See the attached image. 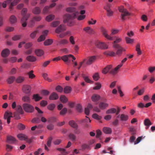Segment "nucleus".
Instances as JSON below:
<instances>
[{
    "instance_id": "nucleus-1",
    "label": "nucleus",
    "mask_w": 155,
    "mask_h": 155,
    "mask_svg": "<svg viewBox=\"0 0 155 155\" xmlns=\"http://www.w3.org/2000/svg\"><path fill=\"white\" fill-rule=\"evenodd\" d=\"M78 12L72 14H66L63 16L64 23H67L68 25L69 26H72L74 23V20Z\"/></svg>"
},
{
    "instance_id": "nucleus-2",
    "label": "nucleus",
    "mask_w": 155,
    "mask_h": 155,
    "mask_svg": "<svg viewBox=\"0 0 155 155\" xmlns=\"http://www.w3.org/2000/svg\"><path fill=\"white\" fill-rule=\"evenodd\" d=\"M101 32L104 36L109 40L113 41L114 40V37L111 35H115L118 33L119 31V30L116 29H112L111 30V33L110 35L108 34L107 30L104 28H102L101 29Z\"/></svg>"
},
{
    "instance_id": "nucleus-3",
    "label": "nucleus",
    "mask_w": 155,
    "mask_h": 155,
    "mask_svg": "<svg viewBox=\"0 0 155 155\" xmlns=\"http://www.w3.org/2000/svg\"><path fill=\"white\" fill-rule=\"evenodd\" d=\"M119 11L121 13V18L123 21L125 20V17L130 15V13L127 11V9L125 8L123 6H121L119 7Z\"/></svg>"
},
{
    "instance_id": "nucleus-4",
    "label": "nucleus",
    "mask_w": 155,
    "mask_h": 155,
    "mask_svg": "<svg viewBox=\"0 0 155 155\" xmlns=\"http://www.w3.org/2000/svg\"><path fill=\"white\" fill-rule=\"evenodd\" d=\"M127 60V58H124L121 61V63L120 64L117 65L114 69H112L110 72L109 73L112 74L114 75L117 73L118 69L121 68L123 65V63L125 62Z\"/></svg>"
},
{
    "instance_id": "nucleus-5",
    "label": "nucleus",
    "mask_w": 155,
    "mask_h": 155,
    "mask_svg": "<svg viewBox=\"0 0 155 155\" xmlns=\"http://www.w3.org/2000/svg\"><path fill=\"white\" fill-rule=\"evenodd\" d=\"M22 107L25 111L27 112L31 113L34 110V107L28 104H24L22 105Z\"/></svg>"
},
{
    "instance_id": "nucleus-6",
    "label": "nucleus",
    "mask_w": 155,
    "mask_h": 155,
    "mask_svg": "<svg viewBox=\"0 0 155 155\" xmlns=\"http://www.w3.org/2000/svg\"><path fill=\"white\" fill-rule=\"evenodd\" d=\"M114 48L117 49L115 53L116 55H117L118 56H121L123 51H125V50L123 48L121 47L120 45H115L114 46Z\"/></svg>"
},
{
    "instance_id": "nucleus-7",
    "label": "nucleus",
    "mask_w": 155,
    "mask_h": 155,
    "mask_svg": "<svg viewBox=\"0 0 155 155\" xmlns=\"http://www.w3.org/2000/svg\"><path fill=\"white\" fill-rule=\"evenodd\" d=\"M96 47L101 49H106L108 48V46L105 43L103 42L98 41L96 44Z\"/></svg>"
},
{
    "instance_id": "nucleus-8",
    "label": "nucleus",
    "mask_w": 155,
    "mask_h": 155,
    "mask_svg": "<svg viewBox=\"0 0 155 155\" xmlns=\"http://www.w3.org/2000/svg\"><path fill=\"white\" fill-rule=\"evenodd\" d=\"M30 15L29 14H27V15L22 16V17L21 20V22L22 23V26L23 27H25L27 25L26 21L30 16Z\"/></svg>"
},
{
    "instance_id": "nucleus-9",
    "label": "nucleus",
    "mask_w": 155,
    "mask_h": 155,
    "mask_svg": "<svg viewBox=\"0 0 155 155\" xmlns=\"http://www.w3.org/2000/svg\"><path fill=\"white\" fill-rule=\"evenodd\" d=\"M22 91L24 93L28 94L31 91V87L28 85H24L23 86Z\"/></svg>"
},
{
    "instance_id": "nucleus-10",
    "label": "nucleus",
    "mask_w": 155,
    "mask_h": 155,
    "mask_svg": "<svg viewBox=\"0 0 155 155\" xmlns=\"http://www.w3.org/2000/svg\"><path fill=\"white\" fill-rule=\"evenodd\" d=\"M12 114L10 112L6 111L4 114V118L7 120L8 124H9L10 122V118L12 117Z\"/></svg>"
},
{
    "instance_id": "nucleus-11",
    "label": "nucleus",
    "mask_w": 155,
    "mask_h": 155,
    "mask_svg": "<svg viewBox=\"0 0 155 155\" xmlns=\"http://www.w3.org/2000/svg\"><path fill=\"white\" fill-rule=\"evenodd\" d=\"M96 59V57L94 56L90 57L86 61L85 63L86 65H90L95 61Z\"/></svg>"
},
{
    "instance_id": "nucleus-12",
    "label": "nucleus",
    "mask_w": 155,
    "mask_h": 155,
    "mask_svg": "<svg viewBox=\"0 0 155 155\" xmlns=\"http://www.w3.org/2000/svg\"><path fill=\"white\" fill-rule=\"evenodd\" d=\"M25 80V78L24 77L19 76L15 78V81L18 84H21L23 83Z\"/></svg>"
},
{
    "instance_id": "nucleus-13",
    "label": "nucleus",
    "mask_w": 155,
    "mask_h": 155,
    "mask_svg": "<svg viewBox=\"0 0 155 155\" xmlns=\"http://www.w3.org/2000/svg\"><path fill=\"white\" fill-rule=\"evenodd\" d=\"M65 30V28L64 25H61L56 29L55 31L57 33H59Z\"/></svg>"
},
{
    "instance_id": "nucleus-14",
    "label": "nucleus",
    "mask_w": 155,
    "mask_h": 155,
    "mask_svg": "<svg viewBox=\"0 0 155 155\" xmlns=\"http://www.w3.org/2000/svg\"><path fill=\"white\" fill-rule=\"evenodd\" d=\"M17 140L12 136H8L7 138V142L9 143H15Z\"/></svg>"
},
{
    "instance_id": "nucleus-15",
    "label": "nucleus",
    "mask_w": 155,
    "mask_h": 155,
    "mask_svg": "<svg viewBox=\"0 0 155 155\" xmlns=\"http://www.w3.org/2000/svg\"><path fill=\"white\" fill-rule=\"evenodd\" d=\"M21 0H14L10 4L9 7L10 11L11 12L13 8V7L17 5L20 2Z\"/></svg>"
},
{
    "instance_id": "nucleus-16",
    "label": "nucleus",
    "mask_w": 155,
    "mask_h": 155,
    "mask_svg": "<svg viewBox=\"0 0 155 155\" xmlns=\"http://www.w3.org/2000/svg\"><path fill=\"white\" fill-rule=\"evenodd\" d=\"M41 12V10L40 7H35L32 10V13L35 15H38Z\"/></svg>"
},
{
    "instance_id": "nucleus-17",
    "label": "nucleus",
    "mask_w": 155,
    "mask_h": 155,
    "mask_svg": "<svg viewBox=\"0 0 155 155\" xmlns=\"http://www.w3.org/2000/svg\"><path fill=\"white\" fill-rule=\"evenodd\" d=\"M58 98V95L55 92L52 93L50 95L49 99L50 100H54L57 99Z\"/></svg>"
},
{
    "instance_id": "nucleus-18",
    "label": "nucleus",
    "mask_w": 155,
    "mask_h": 155,
    "mask_svg": "<svg viewBox=\"0 0 155 155\" xmlns=\"http://www.w3.org/2000/svg\"><path fill=\"white\" fill-rule=\"evenodd\" d=\"M10 53V51L8 49H5L3 50L1 54L3 57H7Z\"/></svg>"
},
{
    "instance_id": "nucleus-19",
    "label": "nucleus",
    "mask_w": 155,
    "mask_h": 155,
    "mask_svg": "<svg viewBox=\"0 0 155 155\" xmlns=\"http://www.w3.org/2000/svg\"><path fill=\"white\" fill-rule=\"evenodd\" d=\"M116 38L115 40L112 42L113 47H114V46L115 45H119L117 43L120 42L122 40V38H120L114 36V38Z\"/></svg>"
},
{
    "instance_id": "nucleus-20",
    "label": "nucleus",
    "mask_w": 155,
    "mask_h": 155,
    "mask_svg": "<svg viewBox=\"0 0 155 155\" xmlns=\"http://www.w3.org/2000/svg\"><path fill=\"white\" fill-rule=\"evenodd\" d=\"M9 21L11 24H14L17 22V19L15 15H12L10 17Z\"/></svg>"
},
{
    "instance_id": "nucleus-21",
    "label": "nucleus",
    "mask_w": 155,
    "mask_h": 155,
    "mask_svg": "<svg viewBox=\"0 0 155 155\" xmlns=\"http://www.w3.org/2000/svg\"><path fill=\"white\" fill-rule=\"evenodd\" d=\"M108 106V104L104 103V102H101L99 104V107L102 110H103L107 107Z\"/></svg>"
},
{
    "instance_id": "nucleus-22",
    "label": "nucleus",
    "mask_w": 155,
    "mask_h": 155,
    "mask_svg": "<svg viewBox=\"0 0 155 155\" xmlns=\"http://www.w3.org/2000/svg\"><path fill=\"white\" fill-rule=\"evenodd\" d=\"M112 66L111 65H109L107 66L102 70V72L103 74H105L107 73L112 68Z\"/></svg>"
},
{
    "instance_id": "nucleus-23",
    "label": "nucleus",
    "mask_w": 155,
    "mask_h": 155,
    "mask_svg": "<svg viewBox=\"0 0 155 155\" xmlns=\"http://www.w3.org/2000/svg\"><path fill=\"white\" fill-rule=\"evenodd\" d=\"M17 137L20 140H26L27 139V136L23 134H19L17 135Z\"/></svg>"
},
{
    "instance_id": "nucleus-24",
    "label": "nucleus",
    "mask_w": 155,
    "mask_h": 155,
    "mask_svg": "<svg viewBox=\"0 0 155 155\" xmlns=\"http://www.w3.org/2000/svg\"><path fill=\"white\" fill-rule=\"evenodd\" d=\"M26 59L29 61L34 62L36 61V58L33 56L29 55L27 56Z\"/></svg>"
},
{
    "instance_id": "nucleus-25",
    "label": "nucleus",
    "mask_w": 155,
    "mask_h": 155,
    "mask_svg": "<svg viewBox=\"0 0 155 155\" xmlns=\"http://www.w3.org/2000/svg\"><path fill=\"white\" fill-rule=\"evenodd\" d=\"M100 96L97 94H94L91 97V99L93 101L96 102L99 100Z\"/></svg>"
},
{
    "instance_id": "nucleus-26",
    "label": "nucleus",
    "mask_w": 155,
    "mask_h": 155,
    "mask_svg": "<svg viewBox=\"0 0 155 155\" xmlns=\"http://www.w3.org/2000/svg\"><path fill=\"white\" fill-rule=\"evenodd\" d=\"M35 53L38 56H41L43 55L44 52L43 50L41 49H37L35 51Z\"/></svg>"
},
{
    "instance_id": "nucleus-27",
    "label": "nucleus",
    "mask_w": 155,
    "mask_h": 155,
    "mask_svg": "<svg viewBox=\"0 0 155 155\" xmlns=\"http://www.w3.org/2000/svg\"><path fill=\"white\" fill-rule=\"evenodd\" d=\"M69 124L71 127L74 128H76L78 127L77 124L73 120L70 121L69 122Z\"/></svg>"
},
{
    "instance_id": "nucleus-28",
    "label": "nucleus",
    "mask_w": 155,
    "mask_h": 155,
    "mask_svg": "<svg viewBox=\"0 0 155 155\" xmlns=\"http://www.w3.org/2000/svg\"><path fill=\"white\" fill-rule=\"evenodd\" d=\"M103 130L104 133L106 134H111L112 132L111 129L109 127H104Z\"/></svg>"
},
{
    "instance_id": "nucleus-29",
    "label": "nucleus",
    "mask_w": 155,
    "mask_h": 155,
    "mask_svg": "<svg viewBox=\"0 0 155 155\" xmlns=\"http://www.w3.org/2000/svg\"><path fill=\"white\" fill-rule=\"evenodd\" d=\"M55 16L53 15H50L47 16L46 18V20L50 22L53 20Z\"/></svg>"
},
{
    "instance_id": "nucleus-30",
    "label": "nucleus",
    "mask_w": 155,
    "mask_h": 155,
    "mask_svg": "<svg viewBox=\"0 0 155 155\" xmlns=\"http://www.w3.org/2000/svg\"><path fill=\"white\" fill-rule=\"evenodd\" d=\"M33 99L35 101H38L42 99L41 97L39 96L38 94H34L33 95Z\"/></svg>"
},
{
    "instance_id": "nucleus-31",
    "label": "nucleus",
    "mask_w": 155,
    "mask_h": 155,
    "mask_svg": "<svg viewBox=\"0 0 155 155\" xmlns=\"http://www.w3.org/2000/svg\"><path fill=\"white\" fill-rule=\"evenodd\" d=\"M15 80V77L12 76L9 77L7 79V81L8 83L11 84Z\"/></svg>"
},
{
    "instance_id": "nucleus-32",
    "label": "nucleus",
    "mask_w": 155,
    "mask_h": 155,
    "mask_svg": "<svg viewBox=\"0 0 155 155\" xmlns=\"http://www.w3.org/2000/svg\"><path fill=\"white\" fill-rule=\"evenodd\" d=\"M53 42L52 39H48L45 40L44 42V45L45 46L49 45H51Z\"/></svg>"
},
{
    "instance_id": "nucleus-33",
    "label": "nucleus",
    "mask_w": 155,
    "mask_h": 155,
    "mask_svg": "<svg viewBox=\"0 0 155 155\" xmlns=\"http://www.w3.org/2000/svg\"><path fill=\"white\" fill-rule=\"evenodd\" d=\"M120 118L122 121H126L128 119V116L124 114H121L120 116Z\"/></svg>"
},
{
    "instance_id": "nucleus-34",
    "label": "nucleus",
    "mask_w": 155,
    "mask_h": 155,
    "mask_svg": "<svg viewBox=\"0 0 155 155\" xmlns=\"http://www.w3.org/2000/svg\"><path fill=\"white\" fill-rule=\"evenodd\" d=\"M86 61V59H84L83 60V61L79 63V66L77 68L78 69H80L82 66H83V67H85L87 65L85 63Z\"/></svg>"
},
{
    "instance_id": "nucleus-35",
    "label": "nucleus",
    "mask_w": 155,
    "mask_h": 155,
    "mask_svg": "<svg viewBox=\"0 0 155 155\" xmlns=\"http://www.w3.org/2000/svg\"><path fill=\"white\" fill-rule=\"evenodd\" d=\"M57 119L55 117H51L48 118V121L49 123H54L57 121Z\"/></svg>"
},
{
    "instance_id": "nucleus-36",
    "label": "nucleus",
    "mask_w": 155,
    "mask_h": 155,
    "mask_svg": "<svg viewBox=\"0 0 155 155\" xmlns=\"http://www.w3.org/2000/svg\"><path fill=\"white\" fill-rule=\"evenodd\" d=\"M116 112V109L114 108H112L108 109L106 111L107 114L115 113Z\"/></svg>"
},
{
    "instance_id": "nucleus-37",
    "label": "nucleus",
    "mask_w": 155,
    "mask_h": 155,
    "mask_svg": "<svg viewBox=\"0 0 155 155\" xmlns=\"http://www.w3.org/2000/svg\"><path fill=\"white\" fill-rule=\"evenodd\" d=\"M81 148L82 150H84L86 149L89 150L91 149V147L89 145L86 143H84L82 144Z\"/></svg>"
},
{
    "instance_id": "nucleus-38",
    "label": "nucleus",
    "mask_w": 155,
    "mask_h": 155,
    "mask_svg": "<svg viewBox=\"0 0 155 155\" xmlns=\"http://www.w3.org/2000/svg\"><path fill=\"white\" fill-rule=\"evenodd\" d=\"M38 32V30H35L32 32L30 35V37L32 39L34 38Z\"/></svg>"
},
{
    "instance_id": "nucleus-39",
    "label": "nucleus",
    "mask_w": 155,
    "mask_h": 155,
    "mask_svg": "<svg viewBox=\"0 0 155 155\" xmlns=\"http://www.w3.org/2000/svg\"><path fill=\"white\" fill-rule=\"evenodd\" d=\"M60 101L64 103H66L68 101L67 98L64 95L61 96L60 97Z\"/></svg>"
},
{
    "instance_id": "nucleus-40",
    "label": "nucleus",
    "mask_w": 155,
    "mask_h": 155,
    "mask_svg": "<svg viewBox=\"0 0 155 155\" xmlns=\"http://www.w3.org/2000/svg\"><path fill=\"white\" fill-rule=\"evenodd\" d=\"M70 139L73 141H75L76 140V136L72 133H70L69 135Z\"/></svg>"
},
{
    "instance_id": "nucleus-41",
    "label": "nucleus",
    "mask_w": 155,
    "mask_h": 155,
    "mask_svg": "<svg viewBox=\"0 0 155 155\" xmlns=\"http://www.w3.org/2000/svg\"><path fill=\"white\" fill-rule=\"evenodd\" d=\"M144 125L147 126H149L152 124L150 120L148 119H146L144 120Z\"/></svg>"
},
{
    "instance_id": "nucleus-42",
    "label": "nucleus",
    "mask_w": 155,
    "mask_h": 155,
    "mask_svg": "<svg viewBox=\"0 0 155 155\" xmlns=\"http://www.w3.org/2000/svg\"><path fill=\"white\" fill-rule=\"evenodd\" d=\"M21 35H16L12 37V39L14 41L18 40L21 39Z\"/></svg>"
},
{
    "instance_id": "nucleus-43",
    "label": "nucleus",
    "mask_w": 155,
    "mask_h": 155,
    "mask_svg": "<svg viewBox=\"0 0 155 155\" xmlns=\"http://www.w3.org/2000/svg\"><path fill=\"white\" fill-rule=\"evenodd\" d=\"M49 7L48 6L45 7L42 10V13L43 14L48 13L49 12Z\"/></svg>"
},
{
    "instance_id": "nucleus-44",
    "label": "nucleus",
    "mask_w": 155,
    "mask_h": 155,
    "mask_svg": "<svg viewBox=\"0 0 155 155\" xmlns=\"http://www.w3.org/2000/svg\"><path fill=\"white\" fill-rule=\"evenodd\" d=\"M71 91V87L69 86L66 87L64 89V92L65 93L68 94L70 93Z\"/></svg>"
},
{
    "instance_id": "nucleus-45",
    "label": "nucleus",
    "mask_w": 155,
    "mask_h": 155,
    "mask_svg": "<svg viewBox=\"0 0 155 155\" xmlns=\"http://www.w3.org/2000/svg\"><path fill=\"white\" fill-rule=\"evenodd\" d=\"M60 24V22L59 21H54L51 23V26L53 27H55Z\"/></svg>"
},
{
    "instance_id": "nucleus-46",
    "label": "nucleus",
    "mask_w": 155,
    "mask_h": 155,
    "mask_svg": "<svg viewBox=\"0 0 155 155\" xmlns=\"http://www.w3.org/2000/svg\"><path fill=\"white\" fill-rule=\"evenodd\" d=\"M104 54L111 56H116L115 53L113 51H109L105 53Z\"/></svg>"
},
{
    "instance_id": "nucleus-47",
    "label": "nucleus",
    "mask_w": 155,
    "mask_h": 155,
    "mask_svg": "<svg viewBox=\"0 0 155 155\" xmlns=\"http://www.w3.org/2000/svg\"><path fill=\"white\" fill-rule=\"evenodd\" d=\"M16 110L19 112V113L22 114L23 113V111L22 109V107L20 105H18L16 107Z\"/></svg>"
},
{
    "instance_id": "nucleus-48",
    "label": "nucleus",
    "mask_w": 155,
    "mask_h": 155,
    "mask_svg": "<svg viewBox=\"0 0 155 155\" xmlns=\"http://www.w3.org/2000/svg\"><path fill=\"white\" fill-rule=\"evenodd\" d=\"M22 100L25 102H29L30 101V97L28 96H24L22 98Z\"/></svg>"
},
{
    "instance_id": "nucleus-49",
    "label": "nucleus",
    "mask_w": 155,
    "mask_h": 155,
    "mask_svg": "<svg viewBox=\"0 0 155 155\" xmlns=\"http://www.w3.org/2000/svg\"><path fill=\"white\" fill-rule=\"evenodd\" d=\"M68 43V41L65 39H62L59 42V44L60 45H66Z\"/></svg>"
},
{
    "instance_id": "nucleus-50",
    "label": "nucleus",
    "mask_w": 155,
    "mask_h": 155,
    "mask_svg": "<svg viewBox=\"0 0 155 155\" xmlns=\"http://www.w3.org/2000/svg\"><path fill=\"white\" fill-rule=\"evenodd\" d=\"M125 40L126 43L127 44H132L133 42L134 41V39H131L127 37L125 38Z\"/></svg>"
},
{
    "instance_id": "nucleus-51",
    "label": "nucleus",
    "mask_w": 155,
    "mask_h": 155,
    "mask_svg": "<svg viewBox=\"0 0 155 155\" xmlns=\"http://www.w3.org/2000/svg\"><path fill=\"white\" fill-rule=\"evenodd\" d=\"M55 107L54 104H51L49 105L47 107L48 109L50 110H53Z\"/></svg>"
},
{
    "instance_id": "nucleus-52",
    "label": "nucleus",
    "mask_w": 155,
    "mask_h": 155,
    "mask_svg": "<svg viewBox=\"0 0 155 155\" xmlns=\"http://www.w3.org/2000/svg\"><path fill=\"white\" fill-rule=\"evenodd\" d=\"M45 39V36L44 35H41L38 39V41L40 42L41 41H44Z\"/></svg>"
},
{
    "instance_id": "nucleus-53",
    "label": "nucleus",
    "mask_w": 155,
    "mask_h": 155,
    "mask_svg": "<svg viewBox=\"0 0 155 155\" xmlns=\"http://www.w3.org/2000/svg\"><path fill=\"white\" fill-rule=\"evenodd\" d=\"M27 9L26 8H24L21 11V14L22 16L27 15Z\"/></svg>"
},
{
    "instance_id": "nucleus-54",
    "label": "nucleus",
    "mask_w": 155,
    "mask_h": 155,
    "mask_svg": "<svg viewBox=\"0 0 155 155\" xmlns=\"http://www.w3.org/2000/svg\"><path fill=\"white\" fill-rule=\"evenodd\" d=\"M76 109L77 110L80 112L82 111V106L80 104H78L76 106Z\"/></svg>"
},
{
    "instance_id": "nucleus-55",
    "label": "nucleus",
    "mask_w": 155,
    "mask_h": 155,
    "mask_svg": "<svg viewBox=\"0 0 155 155\" xmlns=\"http://www.w3.org/2000/svg\"><path fill=\"white\" fill-rule=\"evenodd\" d=\"M33 71H31L28 73L29 78L32 79L35 77V75L33 74Z\"/></svg>"
},
{
    "instance_id": "nucleus-56",
    "label": "nucleus",
    "mask_w": 155,
    "mask_h": 155,
    "mask_svg": "<svg viewBox=\"0 0 155 155\" xmlns=\"http://www.w3.org/2000/svg\"><path fill=\"white\" fill-rule=\"evenodd\" d=\"M96 86L93 88L94 90H99L101 87V84L99 83H97L96 84Z\"/></svg>"
},
{
    "instance_id": "nucleus-57",
    "label": "nucleus",
    "mask_w": 155,
    "mask_h": 155,
    "mask_svg": "<svg viewBox=\"0 0 155 155\" xmlns=\"http://www.w3.org/2000/svg\"><path fill=\"white\" fill-rule=\"evenodd\" d=\"M107 12V15L108 16H111L113 15L114 12L111 10H106Z\"/></svg>"
},
{
    "instance_id": "nucleus-58",
    "label": "nucleus",
    "mask_w": 155,
    "mask_h": 155,
    "mask_svg": "<svg viewBox=\"0 0 155 155\" xmlns=\"http://www.w3.org/2000/svg\"><path fill=\"white\" fill-rule=\"evenodd\" d=\"M35 21L34 19V18H33L30 21V22L29 24V27H32L33 26H34L35 24Z\"/></svg>"
},
{
    "instance_id": "nucleus-59",
    "label": "nucleus",
    "mask_w": 155,
    "mask_h": 155,
    "mask_svg": "<svg viewBox=\"0 0 155 155\" xmlns=\"http://www.w3.org/2000/svg\"><path fill=\"white\" fill-rule=\"evenodd\" d=\"M92 117L94 119L98 120H100L101 118V116H99L96 114H93L92 115Z\"/></svg>"
},
{
    "instance_id": "nucleus-60",
    "label": "nucleus",
    "mask_w": 155,
    "mask_h": 155,
    "mask_svg": "<svg viewBox=\"0 0 155 155\" xmlns=\"http://www.w3.org/2000/svg\"><path fill=\"white\" fill-rule=\"evenodd\" d=\"M40 122V120L38 117L34 118L32 120V122L33 123H39Z\"/></svg>"
},
{
    "instance_id": "nucleus-61",
    "label": "nucleus",
    "mask_w": 155,
    "mask_h": 155,
    "mask_svg": "<svg viewBox=\"0 0 155 155\" xmlns=\"http://www.w3.org/2000/svg\"><path fill=\"white\" fill-rule=\"evenodd\" d=\"M93 78L94 80L95 81H97L99 78V77L98 74L97 73H95V74L93 75Z\"/></svg>"
},
{
    "instance_id": "nucleus-62",
    "label": "nucleus",
    "mask_w": 155,
    "mask_h": 155,
    "mask_svg": "<svg viewBox=\"0 0 155 155\" xmlns=\"http://www.w3.org/2000/svg\"><path fill=\"white\" fill-rule=\"evenodd\" d=\"M17 72V69L15 68H13L11 69L9 73L11 74H16Z\"/></svg>"
},
{
    "instance_id": "nucleus-63",
    "label": "nucleus",
    "mask_w": 155,
    "mask_h": 155,
    "mask_svg": "<svg viewBox=\"0 0 155 155\" xmlns=\"http://www.w3.org/2000/svg\"><path fill=\"white\" fill-rule=\"evenodd\" d=\"M52 140V138L51 137H50L48 138V140L47 143V144L48 147H50L51 146Z\"/></svg>"
},
{
    "instance_id": "nucleus-64",
    "label": "nucleus",
    "mask_w": 155,
    "mask_h": 155,
    "mask_svg": "<svg viewBox=\"0 0 155 155\" xmlns=\"http://www.w3.org/2000/svg\"><path fill=\"white\" fill-rule=\"evenodd\" d=\"M67 111V109L66 108H64L60 111V114L61 115H64L66 113Z\"/></svg>"
}]
</instances>
